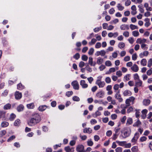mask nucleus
<instances>
[{"instance_id": "e433bc0d", "label": "nucleus", "mask_w": 152, "mask_h": 152, "mask_svg": "<svg viewBox=\"0 0 152 152\" xmlns=\"http://www.w3.org/2000/svg\"><path fill=\"white\" fill-rule=\"evenodd\" d=\"M15 138V135H12L10 136L7 140L8 142H11L12 140L14 139Z\"/></svg>"}, {"instance_id": "aec40b11", "label": "nucleus", "mask_w": 152, "mask_h": 152, "mask_svg": "<svg viewBox=\"0 0 152 152\" xmlns=\"http://www.w3.org/2000/svg\"><path fill=\"white\" fill-rule=\"evenodd\" d=\"M15 115L12 113L10 115V116L9 118V120L10 121H12L15 118Z\"/></svg>"}, {"instance_id": "bf43d9fd", "label": "nucleus", "mask_w": 152, "mask_h": 152, "mask_svg": "<svg viewBox=\"0 0 152 152\" xmlns=\"http://www.w3.org/2000/svg\"><path fill=\"white\" fill-rule=\"evenodd\" d=\"M147 74L148 75H150L152 74V68L148 70L146 72Z\"/></svg>"}, {"instance_id": "37998d69", "label": "nucleus", "mask_w": 152, "mask_h": 152, "mask_svg": "<svg viewBox=\"0 0 152 152\" xmlns=\"http://www.w3.org/2000/svg\"><path fill=\"white\" fill-rule=\"evenodd\" d=\"M72 99L74 101L78 102L80 100V99L79 97L76 96H74L72 97Z\"/></svg>"}, {"instance_id": "49530a36", "label": "nucleus", "mask_w": 152, "mask_h": 152, "mask_svg": "<svg viewBox=\"0 0 152 152\" xmlns=\"http://www.w3.org/2000/svg\"><path fill=\"white\" fill-rule=\"evenodd\" d=\"M94 51V49L93 48H90L88 52V54L89 55H92L93 54Z\"/></svg>"}, {"instance_id": "2eb2a0df", "label": "nucleus", "mask_w": 152, "mask_h": 152, "mask_svg": "<svg viewBox=\"0 0 152 152\" xmlns=\"http://www.w3.org/2000/svg\"><path fill=\"white\" fill-rule=\"evenodd\" d=\"M149 54V52L147 51H144L142 53H141L140 54V56L141 58L143 57V56H147Z\"/></svg>"}, {"instance_id": "4be33fe9", "label": "nucleus", "mask_w": 152, "mask_h": 152, "mask_svg": "<svg viewBox=\"0 0 152 152\" xmlns=\"http://www.w3.org/2000/svg\"><path fill=\"white\" fill-rule=\"evenodd\" d=\"M103 61V58L100 57H99L97 59L96 62L99 65L102 64Z\"/></svg>"}, {"instance_id": "680f3d73", "label": "nucleus", "mask_w": 152, "mask_h": 152, "mask_svg": "<svg viewBox=\"0 0 152 152\" xmlns=\"http://www.w3.org/2000/svg\"><path fill=\"white\" fill-rule=\"evenodd\" d=\"M117 117V115L115 114H113L111 115V117L112 120L115 119Z\"/></svg>"}, {"instance_id": "8fccbe9b", "label": "nucleus", "mask_w": 152, "mask_h": 152, "mask_svg": "<svg viewBox=\"0 0 152 152\" xmlns=\"http://www.w3.org/2000/svg\"><path fill=\"white\" fill-rule=\"evenodd\" d=\"M116 75L118 76L117 77H120L122 75V74L121 71L119 70L116 72Z\"/></svg>"}, {"instance_id": "ddd939ff", "label": "nucleus", "mask_w": 152, "mask_h": 152, "mask_svg": "<svg viewBox=\"0 0 152 152\" xmlns=\"http://www.w3.org/2000/svg\"><path fill=\"white\" fill-rule=\"evenodd\" d=\"M131 69L135 72H137L139 70L138 66L136 64H134L131 67Z\"/></svg>"}, {"instance_id": "ea45409f", "label": "nucleus", "mask_w": 152, "mask_h": 152, "mask_svg": "<svg viewBox=\"0 0 152 152\" xmlns=\"http://www.w3.org/2000/svg\"><path fill=\"white\" fill-rule=\"evenodd\" d=\"M152 65V58H150L148 61V66L150 67Z\"/></svg>"}, {"instance_id": "3c124183", "label": "nucleus", "mask_w": 152, "mask_h": 152, "mask_svg": "<svg viewBox=\"0 0 152 152\" xmlns=\"http://www.w3.org/2000/svg\"><path fill=\"white\" fill-rule=\"evenodd\" d=\"M80 57V54L79 53H77L73 56V58L76 60L78 59Z\"/></svg>"}, {"instance_id": "f257e3e1", "label": "nucleus", "mask_w": 152, "mask_h": 152, "mask_svg": "<svg viewBox=\"0 0 152 152\" xmlns=\"http://www.w3.org/2000/svg\"><path fill=\"white\" fill-rule=\"evenodd\" d=\"M41 120L40 116L37 113H35L33 115V117L28 122V125L33 126L39 123Z\"/></svg>"}, {"instance_id": "774afa93", "label": "nucleus", "mask_w": 152, "mask_h": 152, "mask_svg": "<svg viewBox=\"0 0 152 152\" xmlns=\"http://www.w3.org/2000/svg\"><path fill=\"white\" fill-rule=\"evenodd\" d=\"M139 137L140 135L139 133L138 132H136L134 134V136L133 137L137 140Z\"/></svg>"}, {"instance_id": "052dcab7", "label": "nucleus", "mask_w": 152, "mask_h": 152, "mask_svg": "<svg viewBox=\"0 0 152 152\" xmlns=\"http://www.w3.org/2000/svg\"><path fill=\"white\" fill-rule=\"evenodd\" d=\"M6 133V132L5 130H3L0 132V135L1 136L5 135Z\"/></svg>"}, {"instance_id": "603ef678", "label": "nucleus", "mask_w": 152, "mask_h": 152, "mask_svg": "<svg viewBox=\"0 0 152 152\" xmlns=\"http://www.w3.org/2000/svg\"><path fill=\"white\" fill-rule=\"evenodd\" d=\"M105 81L107 83H110L111 80L109 77H107L105 78Z\"/></svg>"}, {"instance_id": "338daca9", "label": "nucleus", "mask_w": 152, "mask_h": 152, "mask_svg": "<svg viewBox=\"0 0 152 152\" xmlns=\"http://www.w3.org/2000/svg\"><path fill=\"white\" fill-rule=\"evenodd\" d=\"M116 152H122V148L121 147H118L115 150Z\"/></svg>"}, {"instance_id": "864d4df0", "label": "nucleus", "mask_w": 152, "mask_h": 152, "mask_svg": "<svg viewBox=\"0 0 152 152\" xmlns=\"http://www.w3.org/2000/svg\"><path fill=\"white\" fill-rule=\"evenodd\" d=\"M73 94V92L72 91H68L66 92V95L68 97H69L70 96H71Z\"/></svg>"}, {"instance_id": "e2e57ef3", "label": "nucleus", "mask_w": 152, "mask_h": 152, "mask_svg": "<svg viewBox=\"0 0 152 152\" xmlns=\"http://www.w3.org/2000/svg\"><path fill=\"white\" fill-rule=\"evenodd\" d=\"M130 58L129 56H125L124 58V61H127L130 60Z\"/></svg>"}, {"instance_id": "c756f323", "label": "nucleus", "mask_w": 152, "mask_h": 152, "mask_svg": "<svg viewBox=\"0 0 152 152\" xmlns=\"http://www.w3.org/2000/svg\"><path fill=\"white\" fill-rule=\"evenodd\" d=\"M130 27L132 30H134L135 29H138V27L137 26L132 24H131L130 25Z\"/></svg>"}, {"instance_id": "6ab92c4d", "label": "nucleus", "mask_w": 152, "mask_h": 152, "mask_svg": "<svg viewBox=\"0 0 152 152\" xmlns=\"http://www.w3.org/2000/svg\"><path fill=\"white\" fill-rule=\"evenodd\" d=\"M88 64H90L91 66H94L96 64V63L93 64V58L91 57L89 58Z\"/></svg>"}, {"instance_id": "a878e982", "label": "nucleus", "mask_w": 152, "mask_h": 152, "mask_svg": "<svg viewBox=\"0 0 152 152\" xmlns=\"http://www.w3.org/2000/svg\"><path fill=\"white\" fill-rule=\"evenodd\" d=\"M141 64L143 66H145L147 64V61L145 59H142L140 62Z\"/></svg>"}, {"instance_id": "dca6fc26", "label": "nucleus", "mask_w": 152, "mask_h": 152, "mask_svg": "<svg viewBox=\"0 0 152 152\" xmlns=\"http://www.w3.org/2000/svg\"><path fill=\"white\" fill-rule=\"evenodd\" d=\"M144 20L145 22L144 24L145 26L148 27L151 25V23L150 22V19L148 18H146Z\"/></svg>"}, {"instance_id": "0eeeda50", "label": "nucleus", "mask_w": 152, "mask_h": 152, "mask_svg": "<svg viewBox=\"0 0 152 152\" xmlns=\"http://www.w3.org/2000/svg\"><path fill=\"white\" fill-rule=\"evenodd\" d=\"M147 112L148 110L146 109L143 110L141 111L142 115L141 116L143 119H144L145 118Z\"/></svg>"}, {"instance_id": "6e6552de", "label": "nucleus", "mask_w": 152, "mask_h": 152, "mask_svg": "<svg viewBox=\"0 0 152 152\" xmlns=\"http://www.w3.org/2000/svg\"><path fill=\"white\" fill-rule=\"evenodd\" d=\"M123 94L124 96H128L131 95L132 93L129 90H126L124 91Z\"/></svg>"}, {"instance_id": "20e7f679", "label": "nucleus", "mask_w": 152, "mask_h": 152, "mask_svg": "<svg viewBox=\"0 0 152 152\" xmlns=\"http://www.w3.org/2000/svg\"><path fill=\"white\" fill-rule=\"evenodd\" d=\"M104 92L102 91H100L96 93V96L97 98H102L104 97Z\"/></svg>"}, {"instance_id": "9b49d317", "label": "nucleus", "mask_w": 152, "mask_h": 152, "mask_svg": "<svg viewBox=\"0 0 152 152\" xmlns=\"http://www.w3.org/2000/svg\"><path fill=\"white\" fill-rule=\"evenodd\" d=\"M84 147L82 145H78L76 148V150L78 152H80L83 150Z\"/></svg>"}, {"instance_id": "bb28decb", "label": "nucleus", "mask_w": 152, "mask_h": 152, "mask_svg": "<svg viewBox=\"0 0 152 152\" xmlns=\"http://www.w3.org/2000/svg\"><path fill=\"white\" fill-rule=\"evenodd\" d=\"M46 108V106L45 105L40 106L39 107V110L41 111H42L45 110Z\"/></svg>"}, {"instance_id": "423d86ee", "label": "nucleus", "mask_w": 152, "mask_h": 152, "mask_svg": "<svg viewBox=\"0 0 152 152\" xmlns=\"http://www.w3.org/2000/svg\"><path fill=\"white\" fill-rule=\"evenodd\" d=\"M80 84L82 86L83 88H85L88 87V85L86 83L84 80H83L80 81Z\"/></svg>"}, {"instance_id": "a19ab883", "label": "nucleus", "mask_w": 152, "mask_h": 152, "mask_svg": "<svg viewBox=\"0 0 152 152\" xmlns=\"http://www.w3.org/2000/svg\"><path fill=\"white\" fill-rule=\"evenodd\" d=\"M79 136L83 140H86L87 138V137L86 135H82L81 134H80L79 135Z\"/></svg>"}, {"instance_id": "4c0bfd02", "label": "nucleus", "mask_w": 152, "mask_h": 152, "mask_svg": "<svg viewBox=\"0 0 152 152\" xmlns=\"http://www.w3.org/2000/svg\"><path fill=\"white\" fill-rule=\"evenodd\" d=\"M105 65L108 66H112V63L110 61H107L105 63Z\"/></svg>"}, {"instance_id": "c85d7f7f", "label": "nucleus", "mask_w": 152, "mask_h": 152, "mask_svg": "<svg viewBox=\"0 0 152 152\" xmlns=\"http://www.w3.org/2000/svg\"><path fill=\"white\" fill-rule=\"evenodd\" d=\"M116 142L119 145L121 146H124V145H125L126 143V141H117Z\"/></svg>"}, {"instance_id": "cd10ccee", "label": "nucleus", "mask_w": 152, "mask_h": 152, "mask_svg": "<svg viewBox=\"0 0 152 152\" xmlns=\"http://www.w3.org/2000/svg\"><path fill=\"white\" fill-rule=\"evenodd\" d=\"M118 10L120 11H122L124 9V7L122 6L121 4H118L117 6Z\"/></svg>"}, {"instance_id": "7c9ffc66", "label": "nucleus", "mask_w": 152, "mask_h": 152, "mask_svg": "<svg viewBox=\"0 0 152 152\" xmlns=\"http://www.w3.org/2000/svg\"><path fill=\"white\" fill-rule=\"evenodd\" d=\"M132 123V118H128L127 122H126V125H129L131 124Z\"/></svg>"}, {"instance_id": "c9c22d12", "label": "nucleus", "mask_w": 152, "mask_h": 152, "mask_svg": "<svg viewBox=\"0 0 152 152\" xmlns=\"http://www.w3.org/2000/svg\"><path fill=\"white\" fill-rule=\"evenodd\" d=\"M96 41V39L95 38L92 39L91 41L89 42L88 43L90 45H92L94 44Z\"/></svg>"}, {"instance_id": "6e6d98bb", "label": "nucleus", "mask_w": 152, "mask_h": 152, "mask_svg": "<svg viewBox=\"0 0 152 152\" xmlns=\"http://www.w3.org/2000/svg\"><path fill=\"white\" fill-rule=\"evenodd\" d=\"M101 46V43L99 42H97L95 45V48H99Z\"/></svg>"}, {"instance_id": "2f4dec72", "label": "nucleus", "mask_w": 152, "mask_h": 152, "mask_svg": "<svg viewBox=\"0 0 152 152\" xmlns=\"http://www.w3.org/2000/svg\"><path fill=\"white\" fill-rule=\"evenodd\" d=\"M6 112L4 111H0V118H4L5 117Z\"/></svg>"}, {"instance_id": "f3484780", "label": "nucleus", "mask_w": 152, "mask_h": 152, "mask_svg": "<svg viewBox=\"0 0 152 152\" xmlns=\"http://www.w3.org/2000/svg\"><path fill=\"white\" fill-rule=\"evenodd\" d=\"M130 134V133L128 131H126L121 136L123 138H125L129 136Z\"/></svg>"}, {"instance_id": "4468645a", "label": "nucleus", "mask_w": 152, "mask_h": 152, "mask_svg": "<svg viewBox=\"0 0 152 152\" xmlns=\"http://www.w3.org/2000/svg\"><path fill=\"white\" fill-rule=\"evenodd\" d=\"M151 102V101L149 99H144L143 101V104L145 106L148 105Z\"/></svg>"}, {"instance_id": "4d7b16f0", "label": "nucleus", "mask_w": 152, "mask_h": 152, "mask_svg": "<svg viewBox=\"0 0 152 152\" xmlns=\"http://www.w3.org/2000/svg\"><path fill=\"white\" fill-rule=\"evenodd\" d=\"M137 58V56L136 53H135L132 55V58L133 60L135 61L136 60Z\"/></svg>"}, {"instance_id": "13d9d810", "label": "nucleus", "mask_w": 152, "mask_h": 152, "mask_svg": "<svg viewBox=\"0 0 152 152\" xmlns=\"http://www.w3.org/2000/svg\"><path fill=\"white\" fill-rule=\"evenodd\" d=\"M131 1L130 0H127L125 2V5L126 6H128L131 4Z\"/></svg>"}, {"instance_id": "b1692460", "label": "nucleus", "mask_w": 152, "mask_h": 152, "mask_svg": "<svg viewBox=\"0 0 152 152\" xmlns=\"http://www.w3.org/2000/svg\"><path fill=\"white\" fill-rule=\"evenodd\" d=\"M11 105L9 103H8L4 106L3 108L4 110H9L11 108Z\"/></svg>"}, {"instance_id": "a18cd8bd", "label": "nucleus", "mask_w": 152, "mask_h": 152, "mask_svg": "<svg viewBox=\"0 0 152 152\" xmlns=\"http://www.w3.org/2000/svg\"><path fill=\"white\" fill-rule=\"evenodd\" d=\"M15 98L17 99H19V92L18 91H16L15 93Z\"/></svg>"}, {"instance_id": "9d476101", "label": "nucleus", "mask_w": 152, "mask_h": 152, "mask_svg": "<svg viewBox=\"0 0 152 152\" xmlns=\"http://www.w3.org/2000/svg\"><path fill=\"white\" fill-rule=\"evenodd\" d=\"M83 132L84 133H88L90 134L92 132V129L90 128H86L84 129Z\"/></svg>"}, {"instance_id": "69168bd1", "label": "nucleus", "mask_w": 152, "mask_h": 152, "mask_svg": "<svg viewBox=\"0 0 152 152\" xmlns=\"http://www.w3.org/2000/svg\"><path fill=\"white\" fill-rule=\"evenodd\" d=\"M130 74H127L125 75L124 77V79L126 80H130L129 77H130Z\"/></svg>"}, {"instance_id": "de8ad7c7", "label": "nucleus", "mask_w": 152, "mask_h": 152, "mask_svg": "<svg viewBox=\"0 0 152 152\" xmlns=\"http://www.w3.org/2000/svg\"><path fill=\"white\" fill-rule=\"evenodd\" d=\"M81 58L83 61H86L87 60L88 57L86 55H84L82 56Z\"/></svg>"}, {"instance_id": "72a5a7b5", "label": "nucleus", "mask_w": 152, "mask_h": 152, "mask_svg": "<svg viewBox=\"0 0 152 152\" xmlns=\"http://www.w3.org/2000/svg\"><path fill=\"white\" fill-rule=\"evenodd\" d=\"M139 34L138 31H134L132 32V35L135 37H138L139 35Z\"/></svg>"}, {"instance_id": "393cba45", "label": "nucleus", "mask_w": 152, "mask_h": 152, "mask_svg": "<svg viewBox=\"0 0 152 152\" xmlns=\"http://www.w3.org/2000/svg\"><path fill=\"white\" fill-rule=\"evenodd\" d=\"M118 46L121 49H122L124 47L125 44L123 42H120L118 44Z\"/></svg>"}, {"instance_id": "0e129e2a", "label": "nucleus", "mask_w": 152, "mask_h": 152, "mask_svg": "<svg viewBox=\"0 0 152 152\" xmlns=\"http://www.w3.org/2000/svg\"><path fill=\"white\" fill-rule=\"evenodd\" d=\"M8 91L7 90H5L3 93H2V95L4 96H6L8 94Z\"/></svg>"}, {"instance_id": "09e8293b", "label": "nucleus", "mask_w": 152, "mask_h": 152, "mask_svg": "<svg viewBox=\"0 0 152 152\" xmlns=\"http://www.w3.org/2000/svg\"><path fill=\"white\" fill-rule=\"evenodd\" d=\"M102 28V27L101 26H100L99 27L95 28H94V31L95 32H96L99 31L100 30H101Z\"/></svg>"}, {"instance_id": "f704fd0d", "label": "nucleus", "mask_w": 152, "mask_h": 152, "mask_svg": "<svg viewBox=\"0 0 152 152\" xmlns=\"http://www.w3.org/2000/svg\"><path fill=\"white\" fill-rule=\"evenodd\" d=\"M141 124V122L139 120H138L134 124L133 126H138Z\"/></svg>"}, {"instance_id": "473e14b6", "label": "nucleus", "mask_w": 152, "mask_h": 152, "mask_svg": "<svg viewBox=\"0 0 152 152\" xmlns=\"http://www.w3.org/2000/svg\"><path fill=\"white\" fill-rule=\"evenodd\" d=\"M138 150V147L136 146H134L131 148V150L132 152H137Z\"/></svg>"}, {"instance_id": "a211bd4d", "label": "nucleus", "mask_w": 152, "mask_h": 152, "mask_svg": "<svg viewBox=\"0 0 152 152\" xmlns=\"http://www.w3.org/2000/svg\"><path fill=\"white\" fill-rule=\"evenodd\" d=\"M115 71V68L112 67L110 68L109 71L106 72V74H110L111 73L114 72Z\"/></svg>"}, {"instance_id": "79ce46f5", "label": "nucleus", "mask_w": 152, "mask_h": 152, "mask_svg": "<svg viewBox=\"0 0 152 152\" xmlns=\"http://www.w3.org/2000/svg\"><path fill=\"white\" fill-rule=\"evenodd\" d=\"M87 143L88 145L92 146L93 144V142L91 139L88 140L87 141Z\"/></svg>"}, {"instance_id": "39448f33", "label": "nucleus", "mask_w": 152, "mask_h": 152, "mask_svg": "<svg viewBox=\"0 0 152 152\" xmlns=\"http://www.w3.org/2000/svg\"><path fill=\"white\" fill-rule=\"evenodd\" d=\"M73 88L75 90H78L79 89V85L77 81V80L73 81L71 83Z\"/></svg>"}, {"instance_id": "5701e85b", "label": "nucleus", "mask_w": 152, "mask_h": 152, "mask_svg": "<svg viewBox=\"0 0 152 152\" xmlns=\"http://www.w3.org/2000/svg\"><path fill=\"white\" fill-rule=\"evenodd\" d=\"M142 84V82L141 80H139L137 82L135 83V86L137 87L141 86Z\"/></svg>"}, {"instance_id": "58836bf2", "label": "nucleus", "mask_w": 152, "mask_h": 152, "mask_svg": "<svg viewBox=\"0 0 152 152\" xmlns=\"http://www.w3.org/2000/svg\"><path fill=\"white\" fill-rule=\"evenodd\" d=\"M27 107L29 109H32L34 108V104L33 103H31L27 104Z\"/></svg>"}, {"instance_id": "f03ea898", "label": "nucleus", "mask_w": 152, "mask_h": 152, "mask_svg": "<svg viewBox=\"0 0 152 152\" xmlns=\"http://www.w3.org/2000/svg\"><path fill=\"white\" fill-rule=\"evenodd\" d=\"M115 98L118 100L119 102H121L123 101V99L121 97V95L120 94V91L118 90L117 91H115Z\"/></svg>"}, {"instance_id": "7ed1b4c3", "label": "nucleus", "mask_w": 152, "mask_h": 152, "mask_svg": "<svg viewBox=\"0 0 152 152\" xmlns=\"http://www.w3.org/2000/svg\"><path fill=\"white\" fill-rule=\"evenodd\" d=\"M102 77L100 79L97 80L96 82V84L100 88L103 87L105 85V83L104 81H102L101 80Z\"/></svg>"}, {"instance_id": "412c9836", "label": "nucleus", "mask_w": 152, "mask_h": 152, "mask_svg": "<svg viewBox=\"0 0 152 152\" xmlns=\"http://www.w3.org/2000/svg\"><path fill=\"white\" fill-rule=\"evenodd\" d=\"M9 123L6 121H3L1 124V126L2 127H6L9 125Z\"/></svg>"}, {"instance_id": "c03bdc74", "label": "nucleus", "mask_w": 152, "mask_h": 152, "mask_svg": "<svg viewBox=\"0 0 152 152\" xmlns=\"http://www.w3.org/2000/svg\"><path fill=\"white\" fill-rule=\"evenodd\" d=\"M119 85L118 84H115L113 86V88L115 90V91H117L119 89Z\"/></svg>"}, {"instance_id": "f8f14e48", "label": "nucleus", "mask_w": 152, "mask_h": 152, "mask_svg": "<svg viewBox=\"0 0 152 152\" xmlns=\"http://www.w3.org/2000/svg\"><path fill=\"white\" fill-rule=\"evenodd\" d=\"M64 150L66 152H73L74 151L73 148H70L69 146H66L65 147Z\"/></svg>"}, {"instance_id": "5fc2aeb1", "label": "nucleus", "mask_w": 152, "mask_h": 152, "mask_svg": "<svg viewBox=\"0 0 152 152\" xmlns=\"http://www.w3.org/2000/svg\"><path fill=\"white\" fill-rule=\"evenodd\" d=\"M123 35L125 37H129V33L128 31H126L123 33Z\"/></svg>"}, {"instance_id": "1a4fd4ad", "label": "nucleus", "mask_w": 152, "mask_h": 152, "mask_svg": "<svg viewBox=\"0 0 152 152\" xmlns=\"http://www.w3.org/2000/svg\"><path fill=\"white\" fill-rule=\"evenodd\" d=\"M120 28L121 30H129V27L128 25L123 24L121 25Z\"/></svg>"}]
</instances>
